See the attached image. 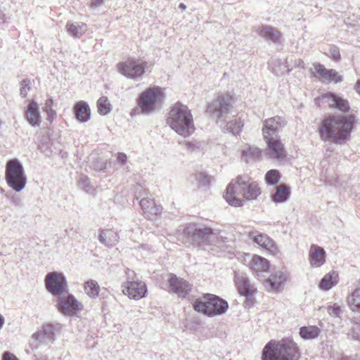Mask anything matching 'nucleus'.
Listing matches in <instances>:
<instances>
[{
    "label": "nucleus",
    "mask_w": 360,
    "mask_h": 360,
    "mask_svg": "<svg viewBox=\"0 0 360 360\" xmlns=\"http://www.w3.org/2000/svg\"><path fill=\"white\" fill-rule=\"evenodd\" d=\"M354 120L352 115H330L319 127L320 139L335 144H344L350 136Z\"/></svg>",
    "instance_id": "obj_1"
},
{
    "label": "nucleus",
    "mask_w": 360,
    "mask_h": 360,
    "mask_svg": "<svg viewBox=\"0 0 360 360\" xmlns=\"http://www.w3.org/2000/svg\"><path fill=\"white\" fill-rule=\"evenodd\" d=\"M260 194L257 183L250 181L248 175H241L228 185L224 197L229 205L241 207L245 200H256Z\"/></svg>",
    "instance_id": "obj_2"
},
{
    "label": "nucleus",
    "mask_w": 360,
    "mask_h": 360,
    "mask_svg": "<svg viewBox=\"0 0 360 360\" xmlns=\"http://www.w3.org/2000/svg\"><path fill=\"white\" fill-rule=\"evenodd\" d=\"M183 234L193 245L205 249L207 246H220L226 240L219 229H212L196 224H188L183 230Z\"/></svg>",
    "instance_id": "obj_3"
},
{
    "label": "nucleus",
    "mask_w": 360,
    "mask_h": 360,
    "mask_svg": "<svg viewBox=\"0 0 360 360\" xmlns=\"http://www.w3.org/2000/svg\"><path fill=\"white\" fill-rule=\"evenodd\" d=\"M300 353L297 344L290 338L271 340L262 351V360H299Z\"/></svg>",
    "instance_id": "obj_4"
},
{
    "label": "nucleus",
    "mask_w": 360,
    "mask_h": 360,
    "mask_svg": "<svg viewBox=\"0 0 360 360\" xmlns=\"http://www.w3.org/2000/svg\"><path fill=\"white\" fill-rule=\"evenodd\" d=\"M167 122L174 131L184 137L190 136L195 130L191 110L181 102H176L171 107Z\"/></svg>",
    "instance_id": "obj_5"
},
{
    "label": "nucleus",
    "mask_w": 360,
    "mask_h": 360,
    "mask_svg": "<svg viewBox=\"0 0 360 360\" xmlns=\"http://www.w3.org/2000/svg\"><path fill=\"white\" fill-rule=\"evenodd\" d=\"M230 107V98L228 96H219L207 105L206 112H210L219 122H225L224 129L236 135L241 131L243 123L240 118L234 120H226V115L231 112Z\"/></svg>",
    "instance_id": "obj_6"
},
{
    "label": "nucleus",
    "mask_w": 360,
    "mask_h": 360,
    "mask_svg": "<svg viewBox=\"0 0 360 360\" xmlns=\"http://www.w3.org/2000/svg\"><path fill=\"white\" fill-rule=\"evenodd\" d=\"M193 308L204 315H222L229 309V304L218 295L206 293L194 300Z\"/></svg>",
    "instance_id": "obj_7"
},
{
    "label": "nucleus",
    "mask_w": 360,
    "mask_h": 360,
    "mask_svg": "<svg viewBox=\"0 0 360 360\" xmlns=\"http://www.w3.org/2000/svg\"><path fill=\"white\" fill-rule=\"evenodd\" d=\"M162 98L163 94L160 87H149L139 96L138 108L134 110H139L142 114L149 115L158 109Z\"/></svg>",
    "instance_id": "obj_8"
},
{
    "label": "nucleus",
    "mask_w": 360,
    "mask_h": 360,
    "mask_svg": "<svg viewBox=\"0 0 360 360\" xmlns=\"http://www.w3.org/2000/svg\"><path fill=\"white\" fill-rule=\"evenodd\" d=\"M5 178L8 185L16 192H19L25 188L27 177L23 166L18 159H11L7 162Z\"/></svg>",
    "instance_id": "obj_9"
},
{
    "label": "nucleus",
    "mask_w": 360,
    "mask_h": 360,
    "mask_svg": "<svg viewBox=\"0 0 360 360\" xmlns=\"http://www.w3.org/2000/svg\"><path fill=\"white\" fill-rule=\"evenodd\" d=\"M148 63L140 58L129 57L125 61L117 64L119 73L127 78L138 80L145 74Z\"/></svg>",
    "instance_id": "obj_10"
},
{
    "label": "nucleus",
    "mask_w": 360,
    "mask_h": 360,
    "mask_svg": "<svg viewBox=\"0 0 360 360\" xmlns=\"http://www.w3.org/2000/svg\"><path fill=\"white\" fill-rule=\"evenodd\" d=\"M44 285L47 291L56 298L68 291V282L62 272H49L45 276Z\"/></svg>",
    "instance_id": "obj_11"
},
{
    "label": "nucleus",
    "mask_w": 360,
    "mask_h": 360,
    "mask_svg": "<svg viewBox=\"0 0 360 360\" xmlns=\"http://www.w3.org/2000/svg\"><path fill=\"white\" fill-rule=\"evenodd\" d=\"M58 299L57 307L60 312L66 315H77L83 309V304L72 294L61 296Z\"/></svg>",
    "instance_id": "obj_12"
},
{
    "label": "nucleus",
    "mask_w": 360,
    "mask_h": 360,
    "mask_svg": "<svg viewBox=\"0 0 360 360\" xmlns=\"http://www.w3.org/2000/svg\"><path fill=\"white\" fill-rule=\"evenodd\" d=\"M167 281L171 292L181 298L186 297L192 291L193 285L175 274H171Z\"/></svg>",
    "instance_id": "obj_13"
},
{
    "label": "nucleus",
    "mask_w": 360,
    "mask_h": 360,
    "mask_svg": "<svg viewBox=\"0 0 360 360\" xmlns=\"http://www.w3.org/2000/svg\"><path fill=\"white\" fill-rule=\"evenodd\" d=\"M321 99L326 103L330 108L335 109L342 112H348L350 105L347 99L334 92H328L321 96Z\"/></svg>",
    "instance_id": "obj_14"
},
{
    "label": "nucleus",
    "mask_w": 360,
    "mask_h": 360,
    "mask_svg": "<svg viewBox=\"0 0 360 360\" xmlns=\"http://www.w3.org/2000/svg\"><path fill=\"white\" fill-rule=\"evenodd\" d=\"M285 124V118L281 116H275L265 120L262 128L264 137L279 136L278 132Z\"/></svg>",
    "instance_id": "obj_15"
},
{
    "label": "nucleus",
    "mask_w": 360,
    "mask_h": 360,
    "mask_svg": "<svg viewBox=\"0 0 360 360\" xmlns=\"http://www.w3.org/2000/svg\"><path fill=\"white\" fill-rule=\"evenodd\" d=\"M122 288L123 293L134 300L143 297L147 292L146 283L141 281H128L122 285Z\"/></svg>",
    "instance_id": "obj_16"
},
{
    "label": "nucleus",
    "mask_w": 360,
    "mask_h": 360,
    "mask_svg": "<svg viewBox=\"0 0 360 360\" xmlns=\"http://www.w3.org/2000/svg\"><path fill=\"white\" fill-rule=\"evenodd\" d=\"M234 281L238 290L242 295L246 296V304L252 303V299L248 296L252 295L255 292V288L252 285L248 280V277L240 273H236L234 276Z\"/></svg>",
    "instance_id": "obj_17"
},
{
    "label": "nucleus",
    "mask_w": 360,
    "mask_h": 360,
    "mask_svg": "<svg viewBox=\"0 0 360 360\" xmlns=\"http://www.w3.org/2000/svg\"><path fill=\"white\" fill-rule=\"evenodd\" d=\"M61 326L60 324H46L44 326L41 330L32 335V339L39 340L41 342L49 344L54 340V335L59 332Z\"/></svg>",
    "instance_id": "obj_18"
},
{
    "label": "nucleus",
    "mask_w": 360,
    "mask_h": 360,
    "mask_svg": "<svg viewBox=\"0 0 360 360\" xmlns=\"http://www.w3.org/2000/svg\"><path fill=\"white\" fill-rule=\"evenodd\" d=\"M268 146L267 155L272 159H281L285 156L283 145L280 136L264 137Z\"/></svg>",
    "instance_id": "obj_19"
},
{
    "label": "nucleus",
    "mask_w": 360,
    "mask_h": 360,
    "mask_svg": "<svg viewBox=\"0 0 360 360\" xmlns=\"http://www.w3.org/2000/svg\"><path fill=\"white\" fill-rule=\"evenodd\" d=\"M139 203L146 217L149 219H153L162 212V206L157 204L152 198H143Z\"/></svg>",
    "instance_id": "obj_20"
},
{
    "label": "nucleus",
    "mask_w": 360,
    "mask_h": 360,
    "mask_svg": "<svg viewBox=\"0 0 360 360\" xmlns=\"http://www.w3.org/2000/svg\"><path fill=\"white\" fill-rule=\"evenodd\" d=\"M250 236L252 238L255 243L259 245L263 249L275 254L277 251V247L275 242L266 234L261 233L251 232Z\"/></svg>",
    "instance_id": "obj_21"
},
{
    "label": "nucleus",
    "mask_w": 360,
    "mask_h": 360,
    "mask_svg": "<svg viewBox=\"0 0 360 360\" xmlns=\"http://www.w3.org/2000/svg\"><path fill=\"white\" fill-rule=\"evenodd\" d=\"M25 116L27 121L32 127H39L41 124V115L37 103L32 100L26 106Z\"/></svg>",
    "instance_id": "obj_22"
},
{
    "label": "nucleus",
    "mask_w": 360,
    "mask_h": 360,
    "mask_svg": "<svg viewBox=\"0 0 360 360\" xmlns=\"http://www.w3.org/2000/svg\"><path fill=\"white\" fill-rule=\"evenodd\" d=\"M309 259L311 266H321L326 262V251L317 245H311L309 252Z\"/></svg>",
    "instance_id": "obj_23"
},
{
    "label": "nucleus",
    "mask_w": 360,
    "mask_h": 360,
    "mask_svg": "<svg viewBox=\"0 0 360 360\" xmlns=\"http://www.w3.org/2000/svg\"><path fill=\"white\" fill-rule=\"evenodd\" d=\"M314 68L323 80L335 82V83L340 82L343 80L342 76L340 75L335 70L326 69L323 65L320 63L316 65Z\"/></svg>",
    "instance_id": "obj_24"
},
{
    "label": "nucleus",
    "mask_w": 360,
    "mask_h": 360,
    "mask_svg": "<svg viewBox=\"0 0 360 360\" xmlns=\"http://www.w3.org/2000/svg\"><path fill=\"white\" fill-rule=\"evenodd\" d=\"M258 34L260 37L274 44L280 43L282 38V33L279 30L266 25H262L258 29Z\"/></svg>",
    "instance_id": "obj_25"
},
{
    "label": "nucleus",
    "mask_w": 360,
    "mask_h": 360,
    "mask_svg": "<svg viewBox=\"0 0 360 360\" xmlns=\"http://www.w3.org/2000/svg\"><path fill=\"white\" fill-rule=\"evenodd\" d=\"M286 280V274L281 271H277L269 276L266 283L271 290L275 292H279L284 285Z\"/></svg>",
    "instance_id": "obj_26"
},
{
    "label": "nucleus",
    "mask_w": 360,
    "mask_h": 360,
    "mask_svg": "<svg viewBox=\"0 0 360 360\" xmlns=\"http://www.w3.org/2000/svg\"><path fill=\"white\" fill-rule=\"evenodd\" d=\"M290 194V186L285 184H281L275 188V191L271 196V200L276 204L283 203L288 200Z\"/></svg>",
    "instance_id": "obj_27"
},
{
    "label": "nucleus",
    "mask_w": 360,
    "mask_h": 360,
    "mask_svg": "<svg viewBox=\"0 0 360 360\" xmlns=\"http://www.w3.org/2000/svg\"><path fill=\"white\" fill-rule=\"evenodd\" d=\"M75 118L80 122H85L90 119L91 112L89 105L84 101L77 102L73 108Z\"/></svg>",
    "instance_id": "obj_28"
},
{
    "label": "nucleus",
    "mask_w": 360,
    "mask_h": 360,
    "mask_svg": "<svg viewBox=\"0 0 360 360\" xmlns=\"http://www.w3.org/2000/svg\"><path fill=\"white\" fill-rule=\"evenodd\" d=\"M98 240L107 247H113L118 242L119 236L111 229L101 230Z\"/></svg>",
    "instance_id": "obj_29"
},
{
    "label": "nucleus",
    "mask_w": 360,
    "mask_h": 360,
    "mask_svg": "<svg viewBox=\"0 0 360 360\" xmlns=\"http://www.w3.org/2000/svg\"><path fill=\"white\" fill-rule=\"evenodd\" d=\"M249 265L250 268L256 273L267 271L269 269V261L258 255L252 256Z\"/></svg>",
    "instance_id": "obj_30"
},
{
    "label": "nucleus",
    "mask_w": 360,
    "mask_h": 360,
    "mask_svg": "<svg viewBox=\"0 0 360 360\" xmlns=\"http://www.w3.org/2000/svg\"><path fill=\"white\" fill-rule=\"evenodd\" d=\"M65 30L74 38H80L86 31V25L82 22H68Z\"/></svg>",
    "instance_id": "obj_31"
},
{
    "label": "nucleus",
    "mask_w": 360,
    "mask_h": 360,
    "mask_svg": "<svg viewBox=\"0 0 360 360\" xmlns=\"http://www.w3.org/2000/svg\"><path fill=\"white\" fill-rule=\"evenodd\" d=\"M338 282V274L332 271L323 276L319 283V288L323 290H328L335 285Z\"/></svg>",
    "instance_id": "obj_32"
},
{
    "label": "nucleus",
    "mask_w": 360,
    "mask_h": 360,
    "mask_svg": "<svg viewBox=\"0 0 360 360\" xmlns=\"http://www.w3.org/2000/svg\"><path fill=\"white\" fill-rule=\"evenodd\" d=\"M347 304L353 312L360 314V288H356L348 296Z\"/></svg>",
    "instance_id": "obj_33"
},
{
    "label": "nucleus",
    "mask_w": 360,
    "mask_h": 360,
    "mask_svg": "<svg viewBox=\"0 0 360 360\" xmlns=\"http://www.w3.org/2000/svg\"><path fill=\"white\" fill-rule=\"evenodd\" d=\"M319 333V328L314 326H303L300 329V335L304 340L314 339Z\"/></svg>",
    "instance_id": "obj_34"
},
{
    "label": "nucleus",
    "mask_w": 360,
    "mask_h": 360,
    "mask_svg": "<svg viewBox=\"0 0 360 360\" xmlns=\"http://www.w3.org/2000/svg\"><path fill=\"white\" fill-rule=\"evenodd\" d=\"M84 288L86 294L91 298L98 297L100 291V287L98 283L94 280L86 281L84 283Z\"/></svg>",
    "instance_id": "obj_35"
},
{
    "label": "nucleus",
    "mask_w": 360,
    "mask_h": 360,
    "mask_svg": "<svg viewBox=\"0 0 360 360\" xmlns=\"http://www.w3.org/2000/svg\"><path fill=\"white\" fill-rule=\"evenodd\" d=\"M182 324L185 330H188L194 333L198 332L201 326V323L196 316L186 318Z\"/></svg>",
    "instance_id": "obj_36"
},
{
    "label": "nucleus",
    "mask_w": 360,
    "mask_h": 360,
    "mask_svg": "<svg viewBox=\"0 0 360 360\" xmlns=\"http://www.w3.org/2000/svg\"><path fill=\"white\" fill-rule=\"evenodd\" d=\"M98 112L101 115L108 114L111 110V104L106 96H102L97 101Z\"/></svg>",
    "instance_id": "obj_37"
},
{
    "label": "nucleus",
    "mask_w": 360,
    "mask_h": 360,
    "mask_svg": "<svg viewBox=\"0 0 360 360\" xmlns=\"http://www.w3.org/2000/svg\"><path fill=\"white\" fill-rule=\"evenodd\" d=\"M281 179V174L277 169H270L265 174V181L268 185L277 184Z\"/></svg>",
    "instance_id": "obj_38"
},
{
    "label": "nucleus",
    "mask_w": 360,
    "mask_h": 360,
    "mask_svg": "<svg viewBox=\"0 0 360 360\" xmlns=\"http://www.w3.org/2000/svg\"><path fill=\"white\" fill-rule=\"evenodd\" d=\"M53 100L52 98H49L46 100L44 107V110L46 112L47 120L50 122L56 117V112L52 108Z\"/></svg>",
    "instance_id": "obj_39"
},
{
    "label": "nucleus",
    "mask_w": 360,
    "mask_h": 360,
    "mask_svg": "<svg viewBox=\"0 0 360 360\" xmlns=\"http://www.w3.org/2000/svg\"><path fill=\"white\" fill-rule=\"evenodd\" d=\"M285 67L288 68L287 72L289 73L294 68H304V62L301 59L293 60V56L288 57L285 61Z\"/></svg>",
    "instance_id": "obj_40"
},
{
    "label": "nucleus",
    "mask_w": 360,
    "mask_h": 360,
    "mask_svg": "<svg viewBox=\"0 0 360 360\" xmlns=\"http://www.w3.org/2000/svg\"><path fill=\"white\" fill-rule=\"evenodd\" d=\"M319 311L321 313H325L327 311L329 315H340L343 313L340 306L336 303L333 305L329 304L327 307H321L319 308Z\"/></svg>",
    "instance_id": "obj_41"
},
{
    "label": "nucleus",
    "mask_w": 360,
    "mask_h": 360,
    "mask_svg": "<svg viewBox=\"0 0 360 360\" xmlns=\"http://www.w3.org/2000/svg\"><path fill=\"white\" fill-rule=\"evenodd\" d=\"M243 155L246 161L250 159H256L261 155V150L258 148H249L248 150L243 151Z\"/></svg>",
    "instance_id": "obj_42"
},
{
    "label": "nucleus",
    "mask_w": 360,
    "mask_h": 360,
    "mask_svg": "<svg viewBox=\"0 0 360 360\" xmlns=\"http://www.w3.org/2000/svg\"><path fill=\"white\" fill-rule=\"evenodd\" d=\"M30 80L27 78L23 79L20 82V95L22 98H25L31 89Z\"/></svg>",
    "instance_id": "obj_43"
},
{
    "label": "nucleus",
    "mask_w": 360,
    "mask_h": 360,
    "mask_svg": "<svg viewBox=\"0 0 360 360\" xmlns=\"http://www.w3.org/2000/svg\"><path fill=\"white\" fill-rule=\"evenodd\" d=\"M89 179L86 176L83 175L80 176L79 181H78V186L84 191L86 193H89L91 189V186L89 184Z\"/></svg>",
    "instance_id": "obj_44"
},
{
    "label": "nucleus",
    "mask_w": 360,
    "mask_h": 360,
    "mask_svg": "<svg viewBox=\"0 0 360 360\" xmlns=\"http://www.w3.org/2000/svg\"><path fill=\"white\" fill-rule=\"evenodd\" d=\"M357 319L359 322H356L352 328L351 333L349 334L352 339L360 340V316Z\"/></svg>",
    "instance_id": "obj_45"
},
{
    "label": "nucleus",
    "mask_w": 360,
    "mask_h": 360,
    "mask_svg": "<svg viewBox=\"0 0 360 360\" xmlns=\"http://www.w3.org/2000/svg\"><path fill=\"white\" fill-rule=\"evenodd\" d=\"M196 180L203 186H205L210 183V176L204 172H200L196 174Z\"/></svg>",
    "instance_id": "obj_46"
},
{
    "label": "nucleus",
    "mask_w": 360,
    "mask_h": 360,
    "mask_svg": "<svg viewBox=\"0 0 360 360\" xmlns=\"http://www.w3.org/2000/svg\"><path fill=\"white\" fill-rule=\"evenodd\" d=\"M330 57L335 61H338L340 59V53L339 49L336 46H333L329 50Z\"/></svg>",
    "instance_id": "obj_47"
},
{
    "label": "nucleus",
    "mask_w": 360,
    "mask_h": 360,
    "mask_svg": "<svg viewBox=\"0 0 360 360\" xmlns=\"http://www.w3.org/2000/svg\"><path fill=\"white\" fill-rule=\"evenodd\" d=\"M116 156H117V163L120 166H124L126 165V163L127 162V156L125 153L120 152V153H117Z\"/></svg>",
    "instance_id": "obj_48"
},
{
    "label": "nucleus",
    "mask_w": 360,
    "mask_h": 360,
    "mask_svg": "<svg viewBox=\"0 0 360 360\" xmlns=\"http://www.w3.org/2000/svg\"><path fill=\"white\" fill-rule=\"evenodd\" d=\"M2 360H19L13 354L10 352H5L2 355Z\"/></svg>",
    "instance_id": "obj_49"
},
{
    "label": "nucleus",
    "mask_w": 360,
    "mask_h": 360,
    "mask_svg": "<svg viewBox=\"0 0 360 360\" xmlns=\"http://www.w3.org/2000/svg\"><path fill=\"white\" fill-rule=\"evenodd\" d=\"M104 0H92L91 2V6L92 8L100 7L103 4Z\"/></svg>",
    "instance_id": "obj_50"
},
{
    "label": "nucleus",
    "mask_w": 360,
    "mask_h": 360,
    "mask_svg": "<svg viewBox=\"0 0 360 360\" xmlns=\"http://www.w3.org/2000/svg\"><path fill=\"white\" fill-rule=\"evenodd\" d=\"M196 144L197 143L194 142H187L186 143V146L188 150H194L195 148H198V146H197Z\"/></svg>",
    "instance_id": "obj_51"
},
{
    "label": "nucleus",
    "mask_w": 360,
    "mask_h": 360,
    "mask_svg": "<svg viewBox=\"0 0 360 360\" xmlns=\"http://www.w3.org/2000/svg\"><path fill=\"white\" fill-rule=\"evenodd\" d=\"M335 360H360V359L357 357H349L347 356H340L336 358Z\"/></svg>",
    "instance_id": "obj_52"
},
{
    "label": "nucleus",
    "mask_w": 360,
    "mask_h": 360,
    "mask_svg": "<svg viewBox=\"0 0 360 360\" xmlns=\"http://www.w3.org/2000/svg\"><path fill=\"white\" fill-rule=\"evenodd\" d=\"M34 360H49L46 356L42 354L35 355V358Z\"/></svg>",
    "instance_id": "obj_53"
},
{
    "label": "nucleus",
    "mask_w": 360,
    "mask_h": 360,
    "mask_svg": "<svg viewBox=\"0 0 360 360\" xmlns=\"http://www.w3.org/2000/svg\"><path fill=\"white\" fill-rule=\"evenodd\" d=\"M355 89L359 94H360V79H358L356 83Z\"/></svg>",
    "instance_id": "obj_54"
},
{
    "label": "nucleus",
    "mask_w": 360,
    "mask_h": 360,
    "mask_svg": "<svg viewBox=\"0 0 360 360\" xmlns=\"http://www.w3.org/2000/svg\"><path fill=\"white\" fill-rule=\"evenodd\" d=\"M186 6L184 4L181 3L179 6V8L184 11L186 9Z\"/></svg>",
    "instance_id": "obj_55"
},
{
    "label": "nucleus",
    "mask_w": 360,
    "mask_h": 360,
    "mask_svg": "<svg viewBox=\"0 0 360 360\" xmlns=\"http://www.w3.org/2000/svg\"><path fill=\"white\" fill-rule=\"evenodd\" d=\"M4 323V319H2V316H0V328L2 327Z\"/></svg>",
    "instance_id": "obj_56"
},
{
    "label": "nucleus",
    "mask_w": 360,
    "mask_h": 360,
    "mask_svg": "<svg viewBox=\"0 0 360 360\" xmlns=\"http://www.w3.org/2000/svg\"><path fill=\"white\" fill-rule=\"evenodd\" d=\"M102 165H103V163H102ZM105 166L103 167V165H101V167L98 169L99 170H103L105 169Z\"/></svg>",
    "instance_id": "obj_57"
}]
</instances>
